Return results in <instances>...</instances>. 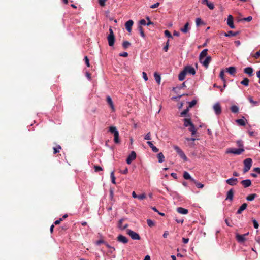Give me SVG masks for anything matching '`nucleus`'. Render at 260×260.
Listing matches in <instances>:
<instances>
[{
	"label": "nucleus",
	"mask_w": 260,
	"mask_h": 260,
	"mask_svg": "<svg viewBox=\"0 0 260 260\" xmlns=\"http://www.w3.org/2000/svg\"><path fill=\"white\" fill-rule=\"evenodd\" d=\"M239 34L238 31L233 32L231 30L229 31L227 33H225L224 35L226 37L235 36Z\"/></svg>",
	"instance_id": "32"
},
{
	"label": "nucleus",
	"mask_w": 260,
	"mask_h": 260,
	"mask_svg": "<svg viewBox=\"0 0 260 260\" xmlns=\"http://www.w3.org/2000/svg\"><path fill=\"white\" fill-rule=\"evenodd\" d=\"M238 182V179L234 177L230 178L226 180V183L231 186L237 185Z\"/></svg>",
	"instance_id": "8"
},
{
	"label": "nucleus",
	"mask_w": 260,
	"mask_h": 260,
	"mask_svg": "<svg viewBox=\"0 0 260 260\" xmlns=\"http://www.w3.org/2000/svg\"><path fill=\"white\" fill-rule=\"evenodd\" d=\"M106 101L107 103L109 105L110 108H111L112 111H115V108L112 100V99L109 96H107L106 98Z\"/></svg>",
	"instance_id": "18"
},
{
	"label": "nucleus",
	"mask_w": 260,
	"mask_h": 260,
	"mask_svg": "<svg viewBox=\"0 0 260 260\" xmlns=\"http://www.w3.org/2000/svg\"><path fill=\"white\" fill-rule=\"evenodd\" d=\"M185 72L187 73H189L191 75H194L196 74V71L193 67L191 66H187L183 69Z\"/></svg>",
	"instance_id": "7"
},
{
	"label": "nucleus",
	"mask_w": 260,
	"mask_h": 260,
	"mask_svg": "<svg viewBox=\"0 0 260 260\" xmlns=\"http://www.w3.org/2000/svg\"><path fill=\"white\" fill-rule=\"evenodd\" d=\"M188 26H189V23L188 22H186L184 24V27H182V28H181L180 30V31L182 32H183L184 34H185V33H186L188 31V30L189 29Z\"/></svg>",
	"instance_id": "28"
},
{
	"label": "nucleus",
	"mask_w": 260,
	"mask_h": 260,
	"mask_svg": "<svg viewBox=\"0 0 260 260\" xmlns=\"http://www.w3.org/2000/svg\"><path fill=\"white\" fill-rule=\"evenodd\" d=\"M188 130L191 133L192 135H194L197 132V130L193 124H191V125L189 126Z\"/></svg>",
	"instance_id": "33"
},
{
	"label": "nucleus",
	"mask_w": 260,
	"mask_h": 260,
	"mask_svg": "<svg viewBox=\"0 0 260 260\" xmlns=\"http://www.w3.org/2000/svg\"><path fill=\"white\" fill-rule=\"evenodd\" d=\"M183 177L186 180H190V181H194V179L192 178L190 176V175L186 171H185L183 173Z\"/></svg>",
	"instance_id": "26"
},
{
	"label": "nucleus",
	"mask_w": 260,
	"mask_h": 260,
	"mask_svg": "<svg viewBox=\"0 0 260 260\" xmlns=\"http://www.w3.org/2000/svg\"><path fill=\"white\" fill-rule=\"evenodd\" d=\"M119 56L121 57H127L128 56V53L126 52H123L119 54Z\"/></svg>",
	"instance_id": "61"
},
{
	"label": "nucleus",
	"mask_w": 260,
	"mask_h": 260,
	"mask_svg": "<svg viewBox=\"0 0 260 260\" xmlns=\"http://www.w3.org/2000/svg\"><path fill=\"white\" fill-rule=\"evenodd\" d=\"M84 60H85L86 65L88 67H90L89 60L87 56L84 57Z\"/></svg>",
	"instance_id": "55"
},
{
	"label": "nucleus",
	"mask_w": 260,
	"mask_h": 260,
	"mask_svg": "<svg viewBox=\"0 0 260 260\" xmlns=\"http://www.w3.org/2000/svg\"><path fill=\"white\" fill-rule=\"evenodd\" d=\"M183 122H184L183 125L185 127L189 126L191 125V124H193L190 118H184L183 119Z\"/></svg>",
	"instance_id": "23"
},
{
	"label": "nucleus",
	"mask_w": 260,
	"mask_h": 260,
	"mask_svg": "<svg viewBox=\"0 0 260 260\" xmlns=\"http://www.w3.org/2000/svg\"><path fill=\"white\" fill-rule=\"evenodd\" d=\"M117 240L118 242L123 244H126L128 242L127 238L122 235H119L117 237Z\"/></svg>",
	"instance_id": "11"
},
{
	"label": "nucleus",
	"mask_w": 260,
	"mask_h": 260,
	"mask_svg": "<svg viewBox=\"0 0 260 260\" xmlns=\"http://www.w3.org/2000/svg\"><path fill=\"white\" fill-rule=\"evenodd\" d=\"M206 5L210 10L214 9V5L213 4V3L209 2H208V3Z\"/></svg>",
	"instance_id": "48"
},
{
	"label": "nucleus",
	"mask_w": 260,
	"mask_h": 260,
	"mask_svg": "<svg viewBox=\"0 0 260 260\" xmlns=\"http://www.w3.org/2000/svg\"><path fill=\"white\" fill-rule=\"evenodd\" d=\"M241 183L244 188H247L251 185V181L250 179H245L242 180Z\"/></svg>",
	"instance_id": "15"
},
{
	"label": "nucleus",
	"mask_w": 260,
	"mask_h": 260,
	"mask_svg": "<svg viewBox=\"0 0 260 260\" xmlns=\"http://www.w3.org/2000/svg\"><path fill=\"white\" fill-rule=\"evenodd\" d=\"M154 76L156 82L159 84L161 80L160 75L157 74V73H155Z\"/></svg>",
	"instance_id": "37"
},
{
	"label": "nucleus",
	"mask_w": 260,
	"mask_h": 260,
	"mask_svg": "<svg viewBox=\"0 0 260 260\" xmlns=\"http://www.w3.org/2000/svg\"><path fill=\"white\" fill-rule=\"evenodd\" d=\"M196 185V186L199 188H202L204 187V184L198 182L196 180L194 179V181H192Z\"/></svg>",
	"instance_id": "39"
},
{
	"label": "nucleus",
	"mask_w": 260,
	"mask_h": 260,
	"mask_svg": "<svg viewBox=\"0 0 260 260\" xmlns=\"http://www.w3.org/2000/svg\"><path fill=\"white\" fill-rule=\"evenodd\" d=\"M169 40H168V41L166 42V45L164 46V47H163V50H164V51H165V52H167L168 51V47H169Z\"/></svg>",
	"instance_id": "49"
},
{
	"label": "nucleus",
	"mask_w": 260,
	"mask_h": 260,
	"mask_svg": "<svg viewBox=\"0 0 260 260\" xmlns=\"http://www.w3.org/2000/svg\"><path fill=\"white\" fill-rule=\"evenodd\" d=\"M237 144L239 147L243 148V142L241 140L237 141Z\"/></svg>",
	"instance_id": "60"
},
{
	"label": "nucleus",
	"mask_w": 260,
	"mask_h": 260,
	"mask_svg": "<svg viewBox=\"0 0 260 260\" xmlns=\"http://www.w3.org/2000/svg\"><path fill=\"white\" fill-rule=\"evenodd\" d=\"M157 157L158 158V162H162L164 161L165 157L164 156V154L162 152H160L157 154Z\"/></svg>",
	"instance_id": "35"
},
{
	"label": "nucleus",
	"mask_w": 260,
	"mask_h": 260,
	"mask_svg": "<svg viewBox=\"0 0 260 260\" xmlns=\"http://www.w3.org/2000/svg\"><path fill=\"white\" fill-rule=\"evenodd\" d=\"M165 33V35L166 37L169 38H172V35L171 34V33L168 30H166L164 32Z\"/></svg>",
	"instance_id": "52"
},
{
	"label": "nucleus",
	"mask_w": 260,
	"mask_h": 260,
	"mask_svg": "<svg viewBox=\"0 0 260 260\" xmlns=\"http://www.w3.org/2000/svg\"><path fill=\"white\" fill-rule=\"evenodd\" d=\"M107 40H108L109 45L110 46H113L114 44V42H115L114 36H108Z\"/></svg>",
	"instance_id": "19"
},
{
	"label": "nucleus",
	"mask_w": 260,
	"mask_h": 260,
	"mask_svg": "<svg viewBox=\"0 0 260 260\" xmlns=\"http://www.w3.org/2000/svg\"><path fill=\"white\" fill-rule=\"evenodd\" d=\"M233 190L232 189H230L227 192V196L226 200H229L230 201H232L233 199Z\"/></svg>",
	"instance_id": "21"
},
{
	"label": "nucleus",
	"mask_w": 260,
	"mask_h": 260,
	"mask_svg": "<svg viewBox=\"0 0 260 260\" xmlns=\"http://www.w3.org/2000/svg\"><path fill=\"white\" fill-rule=\"evenodd\" d=\"M248 100L250 103L253 104V106H258L260 104V102L254 101L251 96H249Z\"/></svg>",
	"instance_id": "29"
},
{
	"label": "nucleus",
	"mask_w": 260,
	"mask_h": 260,
	"mask_svg": "<svg viewBox=\"0 0 260 260\" xmlns=\"http://www.w3.org/2000/svg\"><path fill=\"white\" fill-rule=\"evenodd\" d=\"M213 109L214 112L217 115H219L221 113V107L219 103H215L213 106Z\"/></svg>",
	"instance_id": "6"
},
{
	"label": "nucleus",
	"mask_w": 260,
	"mask_h": 260,
	"mask_svg": "<svg viewBox=\"0 0 260 260\" xmlns=\"http://www.w3.org/2000/svg\"><path fill=\"white\" fill-rule=\"evenodd\" d=\"M173 148L182 159H183L184 161L187 160V157L185 155V153L178 146H174Z\"/></svg>",
	"instance_id": "3"
},
{
	"label": "nucleus",
	"mask_w": 260,
	"mask_h": 260,
	"mask_svg": "<svg viewBox=\"0 0 260 260\" xmlns=\"http://www.w3.org/2000/svg\"><path fill=\"white\" fill-rule=\"evenodd\" d=\"M219 76L223 82H225V79L224 78V72L223 70L221 71Z\"/></svg>",
	"instance_id": "45"
},
{
	"label": "nucleus",
	"mask_w": 260,
	"mask_h": 260,
	"mask_svg": "<svg viewBox=\"0 0 260 260\" xmlns=\"http://www.w3.org/2000/svg\"><path fill=\"white\" fill-rule=\"evenodd\" d=\"M186 140L187 141H191L192 142V144H191V146H193L194 145V141L196 140V139L194 138H186Z\"/></svg>",
	"instance_id": "58"
},
{
	"label": "nucleus",
	"mask_w": 260,
	"mask_h": 260,
	"mask_svg": "<svg viewBox=\"0 0 260 260\" xmlns=\"http://www.w3.org/2000/svg\"><path fill=\"white\" fill-rule=\"evenodd\" d=\"M244 149L243 148H229L227 150V153H232L235 155H240L243 152H244Z\"/></svg>",
	"instance_id": "2"
},
{
	"label": "nucleus",
	"mask_w": 260,
	"mask_h": 260,
	"mask_svg": "<svg viewBox=\"0 0 260 260\" xmlns=\"http://www.w3.org/2000/svg\"><path fill=\"white\" fill-rule=\"evenodd\" d=\"M211 61V57L210 56H207L204 61L202 60L201 62L203 65L207 68L209 66V64Z\"/></svg>",
	"instance_id": "14"
},
{
	"label": "nucleus",
	"mask_w": 260,
	"mask_h": 260,
	"mask_svg": "<svg viewBox=\"0 0 260 260\" xmlns=\"http://www.w3.org/2000/svg\"><path fill=\"white\" fill-rule=\"evenodd\" d=\"M136 153L135 151H132L131 153L128 155L127 158H126V163L128 165L131 164V162L136 159Z\"/></svg>",
	"instance_id": "5"
},
{
	"label": "nucleus",
	"mask_w": 260,
	"mask_h": 260,
	"mask_svg": "<svg viewBox=\"0 0 260 260\" xmlns=\"http://www.w3.org/2000/svg\"><path fill=\"white\" fill-rule=\"evenodd\" d=\"M177 211L179 213L182 214H186L188 213V210L182 207H178L177 208Z\"/></svg>",
	"instance_id": "25"
},
{
	"label": "nucleus",
	"mask_w": 260,
	"mask_h": 260,
	"mask_svg": "<svg viewBox=\"0 0 260 260\" xmlns=\"http://www.w3.org/2000/svg\"><path fill=\"white\" fill-rule=\"evenodd\" d=\"M197 103V101L196 100H193L191 102H189V105L187 108H192Z\"/></svg>",
	"instance_id": "46"
},
{
	"label": "nucleus",
	"mask_w": 260,
	"mask_h": 260,
	"mask_svg": "<svg viewBox=\"0 0 260 260\" xmlns=\"http://www.w3.org/2000/svg\"><path fill=\"white\" fill-rule=\"evenodd\" d=\"M130 45H131V43L128 41H123V42L122 43V47H123V48L126 49L128 47H129L130 46Z\"/></svg>",
	"instance_id": "43"
},
{
	"label": "nucleus",
	"mask_w": 260,
	"mask_h": 260,
	"mask_svg": "<svg viewBox=\"0 0 260 260\" xmlns=\"http://www.w3.org/2000/svg\"><path fill=\"white\" fill-rule=\"evenodd\" d=\"M253 70L251 67H246L244 69V73L247 74L249 77L253 75Z\"/></svg>",
	"instance_id": "16"
},
{
	"label": "nucleus",
	"mask_w": 260,
	"mask_h": 260,
	"mask_svg": "<svg viewBox=\"0 0 260 260\" xmlns=\"http://www.w3.org/2000/svg\"><path fill=\"white\" fill-rule=\"evenodd\" d=\"M138 29H139V30L140 31L141 36L142 38H145V35L144 31V30L143 29L142 27L141 26H139V27H138Z\"/></svg>",
	"instance_id": "40"
},
{
	"label": "nucleus",
	"mask_w": 260,
	"mask_h": 260,
	"mask_svg": "<svg viewBox=\"0 0 260 260\" xmlns=\"http://www.w3.org/2000/svg\"><path fill=\"white\" fill-rule=\"evenodd\" d=\"M189 111V108H187L186 109H184L182 112H181L180 115L181 116H185Z\"/></svg>",
	"instance_id": "47"
},
{
	"label": "nucleus",
	"mask_w": 260,
	"mask_h": 260,
	"mask_svg": "<svg viewBox=\"0 0 260 260\" xmlns=\"http://www.w3.org/2000/svg\"><path fill=\"white\" fill-rule=\"evenodd\" d=\"M236 68L234 67H230L226 68L227 72H228L231 75H234L236 72Z\"/></svg>",
	"instance_id": "27"
},
{
	"label": "nucleus",
	"mask_w": 260,
	"mask_h": 260,
	"mask_svg": "<svg viewBox=\"0 0 260 260\" xmlns=\"http://www.w3.org/2000/svg\"><path fill=\"white\" fill-rule=\"evenodd\" d=\"M247 205L246 203H243L238 209L237 211V214H241L242 211H243L245 209H246Z\"/></svg>",
	"instance_id": "22"
},
{
	"label": "nucleus",
	"mask_w": 260,
	"mask_h": 260,
	"mask_svg": "<svg viewBox=\"0 0 260 260\" xmlns=\"http://www.w3.org/2000/svg\"><path fill=\"white\" fill-rule=\"evenodd\" d=\"M139 23L140 25H146V20L145 19H141L140 21H139Z\"/></svg>",
	"instance_id": "63"
},
{
	"label": "nucleus",
	"mask_w": 260,
	"mask_h": 260,
	"mask_svg": "<svg viewBox=\"0 0 260 260\" xmlns=\"http://www.w3.org/2000/svg\"><path fill=\"white\" fill-rule=\"evenodd\" d=\"M61 149V147L59 145H58L56 147H54V153L56 154L59 152V149Z\"/></svg>",
	"instance_id": "54"
},
{
	"label": "nucleus",
	"mask_w": 260,
	"mask_h": 260,
	"mask_svg": "<svg viewBox=\"0 0 260 260\" xmlns=\"http://www.w3.org/2000/svg\"><path fill=\"white\" fill-rule=\"evenodd\" d=\"M227 24L231 28H234L235 27L233 24V19L231 15H229L227 19Z\"/></svg>",
	"instance_id": "13"
},
{
	"label": "nucleus",
	"mask_w": 260,
	"mask_h": 260,
	"mask_svg": "<svg viewBox=\"0 0 260 260\" xmlns=\"http://www.w3.org/2000/svg\"><path fill=\"white\" fill-rule=\"evenodd\" d=\"M252 222L253 223V226L255 229L258 228L259 224L257 222V221L255 219H253Z\"/></svg>",
	"instance_id": "53"
},
{
	"label": "nucleus",
	"mask_w": 260,
	"mask_h": 260,
	"mask_svg": "<svg viewBox=\"0 0 260 260\" xmlns=\"http://www.w3.org/2000/svg\"><path fill=\"white\" fill-rule=\"evenodd\" d=\"M94 168L95 171L96 172L103 170L102 168L99 166H94Z\"/></svg>",
	"instance_id": "56"
},
{
	"label": "nucleus",
	"mask_w": 260,
	"mask_h": 260,
	"mask_svg": "<svg viewBox=\"0 0 260 260\" xmlns=\"http://www.w3.org/2000/svg\"><path fill=\"white\" fill-rule=\"evenodd\" d=\"M147 223L149 226L152 227L154 225V222L151 219H148L147 220Z\"/></svg>",
	"instance_id": "44"
},
{
	"label": "nucleus",
	"mask_w": 260,
	"mask_h": 260,
	"mask_svg": "<svg viewBox=\"0 0 260 260\" xmlns=\"http://www.w3.org/2000/svg\"><path fill=\"white\" fill-rule=\"evenodd\" d=\"M159 5H160L159 3L157 2V3L153 4V5H152L150 6V8H152V9H154V8H156L158 7L159 6Z\"/></svg>",
	"instance_id": "59"
},
{
	"label": "nucleus",
	"mask_w": 260,
	"mask_h": 260,
	"mask_svg": "<svg viewBox=\"0 0 260 260\" xmlns=\"http://www.w3.org/2000/svg\"><path fill=\"white\" fill-rule=\"evenodd\" d=\"M260 56V50L258 51H257L255 54L254 55V57L255 58H257Z\"/></svg>",
	"instance_id": "64"
},
{
	"label": "nucleus",
	"mask_w": 260,
	"mask_h": 260,
	"mask_svg": "<svg viewBox=\"0 0 260 260\" xmlns=\"http://www.w3.org/2000/svg\"><path fill=\"white\" fill-rule=\"evenodd\" d=\"M235 237L236 240L239 243H242L246 240L245 237L243 234L240 235L238 233H236Z\"/></svg>",
	"instance_id": "10"
},
{
	"label": "nucleus",
	"mask_w": 260,
	"mask_h": 260,
	"mask_svg": "<svg viewBox=\"0 0 260 260\" xmlns=\"http://www.w3.org/2000/svg\"><path fill=\"white\" fill-rule=\"evenodd\" d=\"M133 24L134 22L132 20H129L125 22V27L128 32H131L132 31V27L133 25Z\"/></svg>",
	"instance_id": "9"
},
{
	"label": "nucleus",
	"mask_w": 260,
	"mask_h": 260,
	"mask_svg": "<svg viewBox=\"0 0 260 260\" xmlns=\"http://www.w3.org/2000/svg\"><path fill=\"white\" fill-rule=\"evenodd\" d=\"M204 23V22L201 18H197L196 19V24L197 27L199 26L200 25L203 24Z\"/></svg>",
	"instance_id": "36"
},
{
	"label": "nucleus",
	"mask_w": 260,
	"mask_h": 260,
	"mask_svg": "<svg viewBox=\"0 0 260 260\" xmlns=\"http://www.w3.org/2000/svg\"><path fill=\"white\" fill-rule=\"evenodd\" d=\"M109 131L110 133L113 134L114 135L119 133L116 127L113 126L109 127Z\"/></svg>",
	"instance_id": "31"
},
{
	"label": "nucleus",
	"mask_w": 260,
	"mask_h": 260,
	"mask_svg": "<svg viewBox=\"0 0 260 260\" xmlns=\"http://www.w3.org/2000/svg\"><path fill=\"white\" fill-rule=\"evenodd\" d=\"M186 75V73L185 72V71L184 70L182 71L178 75L179 80L183 81L185 79Z\"/></svg>",
	"instance_id": "24"
},
{
	"label": "nucleus",
	"mask_w": 260,
	"mask_h": 260,
	"mask_svg": "<svg viewBox=\"0 0 260 260\" xmlns=\"http://www.w3.org/2000/svg\"><path fill=\"white\" fill-rule=\"evenodd\" d=\"M142 75H143V78L144 79V80L145 81H147L148 78L147 74L145 72H143L142 73Z\"/></svg>",
	"instance_id": "62"
},
{
	"label": "nucleus",
	"mask_w": 260,
	"mask_h": 260,
	"mask_svg": "<svg viewBox=\"0 0 260 260\" xmlns=\"http://www.w3.org/2000/svg\"><path fill=\"white\" fill-rule=\"evenodd\" d=\"M123 220H124V219L123 218H121L118 222L117 227L120 230H125L128 226V224H123L122 223Z\"/></svg>",
	"instance_id": "12"
},
{
	"label": "nucleus",
	"mask_w": 260,
	"mask_h": 260,
	"mask_svg": "<svg viewBox=\"0 0 260 260\" xmlns=\"http://www.w3.org/2000/svg\"><path fill=\"white\" fill-rule=\"evenodd\" d=\"M246 121L245 118L243 117L241 119H237L236 122L241 126H245L246 125Z\"/></svg>",
	"instance_id": "20"
},
{
	"label": "nucleus",
	"mask_w": 260,
	"mask_h": 260,
	"mask_svg": "<svg viewBox=\"0 0 260 260\" xmlns=\"http://www.w3.org/2000/svg\"><path fill=\"white\" fill-rule=\"evenodd\" d=\"M249 80L247 78H244L243 80L241 82V84L245 86H248Z\"/></svg>",
	"instance_id": "38"
},
{
	"label": "nucleus",
	"mask_w": 260,
	"mask_h": 260,
	"mask_svg": "<svg viewBox=\"0 0 260 260\" xmlns=\"http://www.w3.org/2000/svg\"><path fill=\"white\" fill-rule=\"evenodd\" d=\"M144 139L147 140H150L151 139L150 132H148L146 134L144 137Z\"/></svg>",
	"instance_id": "51"
},
{
	"label": "nucleus",
	"mask_w": 260,
	"mask_h": 260,
	"mask_svg": "<svg viewBox=\"0 0 260 260\" xmlns=\"http://www.w3.org/2000/svg\"><path fill=\"white\" fill-rule=\"evenodd\" d=\"M126 233L133 240H140V236H139V235L132 230L127 229L126 230Z\"/></svg>",
	"instance_id": "4"
},
{
	"label": "nucleus",
	"mask_w": 260,
	"mask_h": 260,
	"mask_svg": "<svg viewBox=\"0 0 260 260\" xmlns=\"http://www.w3.org/2000/svg\"><path fill=\"white\" fill-rule=\"evenodd\" d=\"M114 142L116 144L119 143V133L114 135Z\"/></svg>",
	"instance_id": "42"
},
{
	"label": "nucleus",
	"mask_w": 260,
	"mask_h": 260,
	"mask_svg": "<svg viewBox=\"0 0 260 260\" xmlns=\"http://www.w3.org/2000/svg\"><path fill=\"white\" fill-rule=\"evenodd\" d=\"M207 52L208 49H205L200 53L199 55V59L200 62H202V60L204 57H207L206 56L207 55Z\"/></svg>",
	"instance_id": "17"
},
{
	"label": "nucleus",
	"mask_w": 260,
	"mask_h": 260,
	"mask_svg": "<svg viewBox=\"0 0 260 260\" xmlns=\"http://www.w3.org/2000/svg\"><path fill=\"white\" fill-rule=\"evenodd\" d=\"M257 197V194L255 193H252L248 195L246 197V200L248 201H253L256 197Z\"/></svg>",
	"instance_id": "30"
},
{
	"label": "nucleus",
	"mask_w": 260,
	"mask_h": 260,
	"mask_svg": "<svg viewBox=\"0 0 260 260\" xmlns=\"http://www.w3.org/2000/svg\"><path fill=\"white\" fill-rule=\"evenodd\" d=\"M104 244L105 245V246L108 248H109L110 249H112L113 251H115V248L113 247H112L111 246H110L108 243L107 242H105L104 243Z\"/></svg>",
	"instance_id": "57"
},
{
	"label": "nucleus",
	"mask_w": 260,
	"mask_h": 260,
	"mask_svg": "<svg viewBox=\"0 0 260 260\" xmlns=\"http://www.w3.org/2000/svg\"><path fill=\"white\" fill-rule=\"evenodd\" d=\"M110 177L111 179V182L113 184H115V177L114 176V171H112L110 173Z\"/></svg>",
	"instance_id": "41"
},
{
	"label": "nucleus",
	"mask_w": 260,
	"mask_h": 260,
	"mask_svg": "<svg viewBox=\"0 0 260 260\" xmlns=\"http://www.w3.org/2000/svg\"><path fill=\"white\" fill-rule=\"evenodd\" d=\"M230 110L232 112L236 113L239 111V107L236 105H232L230 108Z\"/></svg>",
	"instance_id": "34"
},
{
	"label": "nucleus",
	"mask_w": 260,
	"mask_h": 260,
	"mask_svg": "<svg viewBox=\"0 0 260 260\" xmlns=\"http://www.w3.org/2000/svg\"><path fill=\"white\" fill-rule=\"evenodd\" d=\"M146 198V196L145 193H142L140 195H138V199L140 200H143Z\"/></svg>",
	"instance_id": "50"
},
{
	"label": "nucleus",
	"mask_w": 260,
	"mask_h": 260,
	"mask_svg": "<svg viewBox=\"0 0 260 260\" xmlns=\"http://www.w3.org/2000/svg\"><path fill=\"white\" fill-rule=\"evenodd\" d=\"M243 163V172L246 173L250 169V168L252 166V160L251 158H247L244 160Z\"/></svg>",
	"instance_id": "1"
}]
</instances>
